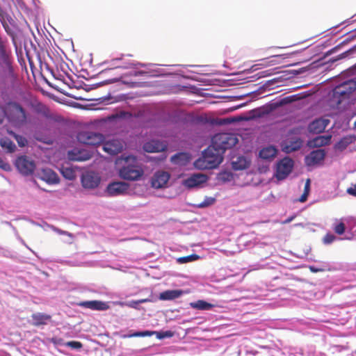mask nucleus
I'll return each mask as SVG.
<instances>
[{"label": "nucleus", "mask_w": 356, "mask_h": 356, "mask_svg": "<svg viewBox=\"0 0 356 356\" xmlns=\"http://www.w3.org/2000/svg\"><path fill=\"white\" fill-rule=\"evenodd\" d=\"M6 118L13 127L21 128L29 122V113L26 110L16 102L6 104Z\"/></svg>", "instance_id": "obj_1"}, {"label": "nucleus", "mask_w": 356, "mask_h": 356, "mask_svg": "<svg viewBox=\"0 0 356 356\" xmlns=\"http://www.w3.org/2000/svg\"><path fill=\"white\" fill-rule=\"evenodd\" d=\"M14 77L11 51L5 40H0V81L5 83Z\"/></svg>", "instance_id": "obj_2"}, {"label": "nucleus", "mask_w": 356, "mask_h": 356, "mask_svg": "<svg viewBox=\"0 0 356 356\" xmlns=\"http://www.w3.org/2000/svg\"><path fill=\"white\" fill-rule=\"evenodd\" d=\"M223 153L211 143L202 154V157L195 162L196 168L200 169H213L218 167L223 160Z\"/></svg>", "instance_id": "obj_3"}, {"label": "nucleus", "mask_w": 356, "mask_h": 356, "mask_svg": "<svg viewBox=\"0 0 356 356\" xmlns=\"http://www.w3.org/2000/svg\"><path fill=\"white\" fill-rule=\"evenodd\" d=\"M144 174L143 168L138 165L136 159L134 156H128L126 159V164L119 170V176L125 180L138 181Z\"/></svg>", "instance_id": "obj_4"}, {"label": "nucleus", "mask_w": 356, "mask_h": 356, "mask_svg": "<svg viewBox=\"0 0 356 356\" xmlns=\"http://www.w3.org/2000/svg\"><path fill=\"white\" fill-rule=\"evenodd\" d=\"M238 143V138L233 134L221 133L216 134L211 140V143L217 147L220 152L225 153L227 149L234 147Z\"/></svg>", "instance_id": "obj_5"}, {"label": "nucleus", "mask_w": 356, "mask_h": 356, "mask_svg": "<svg viewBox=\"0 0 356 356\" xmlns=\"http://www.w3.org/2000/svg\"><path fill=\"white\" fill-rule=\"evenodd\" d=\"M77 139L80 143L87 145L96 146L104 142V137L99 133L82 131L77 135Z\"/></svg>", "instance_id": "obj_6"}, {"label": "nucleus", "mask_w": 356, "mask_h": 356, "mask_svg": "<svg viewBox=\"0 0 356 356\" xmlns=\"http://www.w3.org/2000/svg\"><path fill=\"white\" fill-rule=\"evenodd\" d=\"M15 165L22 175L26 176L32 175L35 168L34 161L26 156H18L15 160Z\"/></svg>", "instance_id": "obj_7"}, {"label": "nucleus", "mask_w": 356, "mask_h": 356, "mask_svg": "<svg viewBox=\"0 0 356 356\" xmlns=\"http://www.w3.org/2000/svg\"><path fill=\"white\" fill-rule=\"evenodd\" d=\"M293 168V161L291 158L286 156L280 160L277 165L276 177L278 179H285L292 171Z\"/></svg>", "instance_id": "obj_8"}, {"label": "nucleus", "mask_w": 356, "mask_h": 356, "mask_svg": "<svg viewBox=\"0 0 356 356\" xmlns=\"http://www.w3.org/2000/svg\"><path fill=\"white\" fill-rule=\"evenodd\" d=\"M129 184L124 181H113L110 183L106 189L109 196H118L127 193Z\"/></svg>", "instance_id": "obj_9"}, {"label": "nucleus", "mask_w": 356, "mask_h": 356, "mask_svg": "<svg viewBox=\"0 0 356 356\" xmlns=\"http://www.w3.org/2000/svg\"><path fill=\"white\" fill-rule=\"evenodd\" d=\"M325 157V152L324 149L313 150L305 157V163L308 167L318 165L324 161Z\"/></svg>", "instance_id": "obj_10"}, {"label": "nucleus", "mask_w": 356, "mask_h": 356, "mask_svg": "<svg viewBox=\"0 0 356 356\" xmlns=\"http://www.w3.org/2000/svg\"><path fill=\"white\" fill-rule=\"evenodd\" d=\"M100 181V177L94 172H87L81 176V184L85 188H95L99 186Z\"/></svg>", "instance_id": "obj_11"}, {"label": "nucleus", "mask_w": 356, "mask_h": 356, "mask_svg": "<svg viewBox=\"0 0 356 356\" xmlns=\"http://www.w3.org/2000/svg\"><path fill=\"white\" fill-rule=\"evenodd\" d=\"M356 90V81L350 79L337 86L334 89V93L345 97Z\"/></svg>", "instance_id": "obj_12"}, {"label": "nucleus", "mask_w": 356, "mask_h": 356, "mask_svg": "<svg viewBox=\"0 0 356 356\" xmlns=\"http://www.w3.org/2000/svg\"><path fill=\"white\" fill-rule=\"evenodd\" d=\"M170 175L165 171H157L152 178L151 184L154 188L159 189L164 188L170 179Z\"/></svg>", "instance_id": "obj_13"}, {"label": "nucleus", "mask_w": 356, "mask_h": 356, "mask_svg": "<svg viewBox=\"0 0 356 356\" xmlns=\"http://www.w3.org/2000/svg\"><path fill=\"white\" fill-rule=\"evenodd\" d=\"M92 154L86 149H74L68 152V157L72 161H85L91 159Z\"/></svg>", "instance_id": "obj_14"}, {"label": "nucleus", "mask_w": 356, "mask_h": 356, "mask_svg": "<svg viewBox=\"0 0 356 356\" xmlns=\"http://www.w3.org/2000/svg\"><path fill=\"white\" fill-rule=\"evenodd\" d=\"M167 145L158 140H152L143 145V149L147 152H160L166 150Z\"/></svg>", "instance_id": "obj_15"}, {"label": "nucleus", "mask_w": 356, "mask_h": 356, "mask_svg": "<svg viewBox=\"0 0 356 356\" xmlns=\"http://www.w3.org/2000/svg\"><path fill=\"white\" fill-rule=\"evenodd\" d=\"M329 123L330 120L327 119H316L309 124L308 130L310 133L320 134L324 131Z\"/></svg>", "instance_id": "obj_16"}, {"label": "nucleus", "mask_w": 356, "mask_h": 356, "mask_svg": "<svg viewBox=\"0 0 356 356\" xmlns=\"http://www.w3.org/2000/svg\"><path fill=\"white\" fill-rule=\"evenodd\" d=\"M123 148L122 143L118 140H112L103 143L102 149L111 155H115Z\"/></svg>", "instance_id": "obj_17"}, {"label": "nucleus", "mask_w": 356, "mask_h": 356, "mask_svg": "<svg viewBox=\"0 0 356 356\" xmlns=\"http://www.w3.org/2000/svg\"><path fill=\"white\" fill-rule=\"evenodd\" d=\"M207 181V177L203 174H194L184 181V185L189 188L198 186Z\"/></svg>", "instance_id": "obj_18"}, {"label": "nucleus", "mask_w": 356, "mask_h": 356, "mask_svg": "<svg viewBox=\"0 0 356 356\" xmlns=\"http://www.w3.org/2000/svg\"><path fill=\"white\" fill-rule=\"evenodd\" d=\"M79 305L92 310L104 311L109 308L106 302L100 300L83 301L79 303Z\"/></svg>", "instance_id": "obj_19"}, {"label": "nucleus", "mask_w": 356, "mask_h": 356, "mask_svg": "<svg viewBox=\"0 0 356 356\" xmlns=\"http://www.w3.org/2000/svg\"><path fill=\"white\" fill-rule=\"evenodd\" d=\"M156 334V337L159 339H162L166 337H171L172 332L171 331L165 332H152V331H143V332H136L129 335V337H150Z\"/></svg>", "instance_id": "obj_20"}, {"label": "nucleus", "mask_w": 356, "mask_h": 356, "mask_svg": "<svg viewBox=\"0 0 356 356\" xmlns=\"http://www.w3.org/2000/svg\"><path fill=\"white\" fill-rule=\"evenodd\" d=\"M331 135L318 136L310 140L307 143V145L310 147H321L327 145L331 141Z\"/></svg>", "instance_id": "obj_21"}, {"label": "nucleus", "mask_w": 356, "mask_h": 356, "mask_svg": "<svg viewBox=\"0 0 356 356\" xmlns=\"http://www.w3.org/2000/svg\"><path fill=\"white\" fill-rule=\"evenodd\" d=\"M40 178L48 184H58L59 177L57 174L51 169H43L40 173Z\"/></svg>", "instance_id": "obj_22"}, {"label": "nucleus", "mask_w": 356, "mask_h": 356, "mask_svg": "<svg viewBox=\"0 0 356 356\" xmlns=\"http://www.w3.org/2000/svg\"><path fill=\"white\" fill-rule=\"evenodd\" d=\"M277 153V149L274 146L268 145L259 151V156L265 160H271L275 157Z\"/></svg>", "instance_id": "obj_23"}, {"label": "nucleus", "mask_w": 356, "mask_h": 356, "mask_svg": "<svg viewBox=\"0 0 356 356\" xmlns=\"http://www.w3.org/2000/svg\"><path fill=\"white\" fill-rule=\"evenodd\" d=\"M302 145V140L297 138L293 140L289 141L283 147V151L286 153H291L300 149Z\"/></svg>", "instance_id": "obj_24"}, {"label": "nucleus", "mask_w": 356, "mask_h": 356, "mask_svg": "<svg viewBox=\"0 0 356 356\" xmlns=\"http://www.w3.org/2000/svg\"><path fill=\"white\" fill-rule=\"evenodd\" d=\"M189 160V155L184 152L177 153L173 155L170 159L172 163L179 165H186L188 163Z\"/></svg>", "instance_id": "obj_25"}, {"label": "nucleus", "mask_w": 356, "mask_h": 356, "mask_svg": "<svg viewBox=\"0 0 356 356\" xmlns=\"http://www.w3.org/2000/svg\"><path fill=\"white\" fill-rule=\"evenodd\" d=\"M32 320L33 321V325L35 326H39L47 324V322L51 319V316L42 313L33 314L31 316Z\"/></svg>", "instance_id": "obj_26"}, {"label": "nucleus", "mask_w": 356, "mask_h": 356, "mask_svg": "<svg viewBox=\"0 0 356 356\" xmlns=\"http://www.w3.org/2000/svg\"><path fill=\"white\" fill-rule=\"evenodd\" d=\"M183 292L181 290H168L160 294L161 300H173L180 297Z\"/></svg>", "instance_id": "obj_27"}, {"label": "nucleus", "mask_w": 356, "mask_h": 356, "mask_svg": "<svg viewBox=\"0 0 356 356\" xmlns=\"http://www.w3.org/2000/svg\"><path fill=\"white\" fill-rule=\"evenodd\" d=\"M0 145L9 153H13L16 149V145L15 143L7 137L1 138L0 139Z\"/></svg>", "instance_id": "obj_28"}, {"label": "nucleus", "mask_w": 356, "mask_h": 356, "mask_svg": "<svg viewBox=\"0 0 356 356\" xmlns=\"http://www.w3.org/2000/svg\"><path fill=\"white\" fill-rule=\"evenodd\" d=\"M191 306L194 309L200 310H209L213 307L211 303L204 300H197V302H191Z\"/></svg>", "instance_id": "obj_29"}, {"label": "nucleus", "mask_w": 356, "mask_h": 356, "mask_svg": "<svg viewBox=\"0 0 356 356\" xmlns=\"http://www.w3.org/2000/svg\"><path fill=\"white\" fill-rule=\"evenodd\" d=\"M8 134L9 135H10L11 136H13L16 140V141L19 147H25L27 145L28 140H26V138L25 137L20 136L19 134H17L12 130H8Z\"/></svg>", "instance_id": "obj_30"}, {"label": "nucleus", "mask_w": 356, "mask_h": 356, "mask_svg": "<svg viewBox=\"0 0 356 356\" xmlns=\"http://www.w3.org/2000/svg\"><path fill=\"white\" fill-rule=\"evenodd\" d=\"M217 179L222 183L228 182L233 179V174L229 171H222L218 173Z\"/></svg>", "instance_id": "obj_31"}, {"label": "nucleus", "mask_w": 356, "mask_h": 356, "mask_svg": "<svg viewBox=\"0 0 356 356\" xmlns=\"http://www.w3.org/2000/svg\"><path fill=\"white\" fill-rule=\"evenodd\" d=\"M200 259V256L196 254H192L188 256L181 257L177 259L179 264H186L192 262Z\"/></svg>", "instance_id": "obj_32"}, {"label": "nucleus", "mask_w": 356, "mask_h": 356, "mask_svg": "<svg viewBox=\"0 0 356 356\" xmlns=\"http://www.w3.org/2000/svg\"><path fill=\"white\" fill-rule=\"evenodd\" d=\"M61 172L63 175L69 180H73L75 178V172L71 168L63 167Z\"/></svg>", "instance_id": "obj_33"}, {"label": "nucleus", "mask_w": 356, "mask_h": 356, "mask_svg": "<svg viewBox=\"0 0 356 356\" xmlns=\"http://www.w3.org/2000/svg\"><path fill=\"white\" fill-rule=\"evenodd\" d=\"M351 143L352 138L350 137H344L337 144V147L339 149H343Z\"/></svg>", "instance_id": "obj_34"}, {"label": "nucleus", "mask_w": 356, "mask_h": 356, "mask_svg": "<svg viewBox=\"0 0 356 356\" xmlns=\"http://www.w3.org/2000/svg\"><path fill=\"white\" fill-rule=\"evenodd\" d=\"M233 168L235 170H242L247 167L246 161L243 158H238V162H233L232 163Z\"/></svg>", "instance_id": "obj_35"}, {"label": "nucleus", "mask_w": 356, "mask_h": 356, "mask_svg": "<svg viewBox=\"0 0 356 356\" xmlns=\"http://www.w3.org/2000/svg\"><path fill=\"white\" fill-rule=\"evenodd\" d=\"M216 202V199L212 197H207L204 200L200 203L198 205L199 208H204L207 207H209L210 205H212Z\"/></svg>", "instance_id": "obj_36"}, {"label": "nucleus", "mask_w": 356, "mask_h": 356, "mask_svg": "<svg viewBox=\"0 0 356 356\" xmlns=\"http://www.w3.org/2000/svg\"><path fill=\"white\" fill-rule=\"evenodd\" d=\"M120 79H121L120 76H115V77H112V78L106 79V80H104V81H103L102 82H99L97 85L98 86H104V85L111 84V83L119 81L120 80Z\"/></svg>", "instance_id": "obj_37"}, {"label": "nucleus", "mask_w": 356, "mask_h": 356, "mask_svg": "<svg viewBox=\"0 0 356 356\" xmlns=\"http://www.w3.org/2000/svg\"><path fill=\"white\" fill-rule=\"evenodd\" d=\"M334 230L336 234L341 235L345 232L346 225L343 222H340L334 227Z\"/></svg>", "instance_id": "obj_38"}, {"label": "nucleus", "mask_w": 356, "mask_h": 356, "mask_svg": "<svg viewBox=\"0 0 356 356\" xmlns=\"http://www.w3.org/2000/svg\"><path fill=\"white\" fill-rule=\"evenodd\" d=\"M65 345L68 347H70L73 349H80L82 348L83 345L81 342L76 341H68L65 343Z\"/></svg>", "instance_id": "obj_39"}, {"label": "nucleus", "mask_w": 356, "mask_h": 356, "mask_svg": "<svg viewBox=\"0 0 356 356\" xmlns=\"http://www.w3.org/2000/svg\"><path fill=\"white\" fill-rule=\"evenodd\" d=\"M0 168L5 171H10L11 170L10 165L3 159L0 157Z\"/></svg>", "instance_id": "obj_40"}, {"label": "nucleus", "mask_w": 356, "mask_h": 356, "mask_svg": "<svg viewBox=\"0 0 356 356\" xmlns=\"http://www.w3.org/2000/svg\"><path fill=\"white\" fill-rule=\"evenodd\" d=\"M147 301V299H142V300H139L137 301H131V302L127 303V306H129L130 307L137 308V307L139 304L145 302Z\"/></svg>", "instance_id": "obj_41"}, {"label": "nucleus", "mask_w": 356, "mask_h": 356, "mask_svg": "<svg viewBox=\"0 0 356 356\" xmlns=\"http://www.w3.org/2000/svg\"><path fill=\"white\" fill-rule=\"evenodd\" d=\"M5 118H6V105L4 106H0V124L3 123Z\"/></svg>", "instance_id": "obj_42"}, {"label": "nucleus", "mask_w": 356, "mask_h": 356, "mask_svg": "<svg viewBox=\"0 0 356 356\" xmlns=\"http://www.w3.org/2000/svg\"><path fill=\"white\" fill-rule=\"evenodd\" d=\"M335 239V236L333 234H327L324 238V242L325 243H331Z\"/></svg>", "instance_id": "obj_43"}, {"label": "nucleus", "mask_w": 356, "mask_h": 356, "mask_svg": "<svg viewBox=\"0 0 356 356\" xmlns=\"http://www.w3.org/2000/svg\"><path fill=\"white\" fill-rule=\"evenodd\" d=\"M346 191L349 195L356 197V184L348 188Z\"/></svg>", "instance_id": "obj_44"}, {"label": "nucleus", "mask_w": 356, "mask_h": 356, "mask_svg": "<svg viewBox=\"0 0 356 356\" xmlns=\"http://www.w3.org/2000/svg\"><path fill=\"white\" fill-rule=\"evenodd\" d=\"M309 191H310V179H307L305 182V184L304 192L309 194Z\"/></svg>", "instance_id": "obj_45"}, {"label": "nucleus", "mask_w": 356, "mask_h": 356, "mask_svg": "<svg viewBox=\"0 0 356 356\" xmlns=\"http://www.w3.org/2000/svg\"><path fill=\"white\" fill-rule=\"evenodd\" d=\"M309 194L303 192L302 195L298 199V201L300 202H305L307 200Z\"/></svg>", "instance_id": "obj_46"}, {"label": "nucleus", "mask_w": 356, "mask_h": 356, "mask_svg": "<svg viewBox=\"0 0 356 356\" xmlns=\"http://www.w3.org/2000/svg\"><path fill=\"white\" fill-rule=\"evenodd\" d=\"M295 218V216H291L284 221V224L291 222Z\"/></svg>", "instance_id": "obj_47"}, {"label": "nucleus", "mask_w": 356, "mask_h": 356, "mask_svg": "<svg viewBox=\"0 0 356 356\" xmlns=\"http://www.w3.org/2000/svg\"><path fill=\"white\" fill-rule=\"evenodd\" d=\"M116 68H114V70H116ZM113 71V69H110V70H103L102 71L101 74H105V73H107V72H112Z\"/></svg>", "instance_id": "obj_48"}, {"label": "nucleus", "mask_w": 356, "mask_h": 356, "mask_svg": "<svg viewBox=\"0 0 356 356\" xmlns=\"http://www.w3.org/2000/svg\"><path fill=\"white\" fill-rule=\"evenodd\" d=\"M127 114H129V113H126V112H121L119 116L121 118H123V117H125Z\"/></svg>", "instance_id": "obj_49"}, {"label": "nucleus", "mask_w": 356, "mask_h": 356, "mask_svg": "<svg viewBox=\"0 0 356 356\" xmlns=\"http://www.w3.org/2000/svg\"><path fill=\"white\" fill-rule=\"evenodd\" d=\"M223 120H224V123H229V122H234V120H229V119H228V118H227V119H224Z\"/></svg>", "instance_id": "obj_50"}, {"label": "nucleus", "mask_w": 356, "mask_h": 356, "mask_svg": "<svg viewBox=\"0 0 356 356\" xmlns=\"http://www.w3.org/2000/svg\"><path fill=\"white\" fill-rule=\"evenodd\" d=\"M348 51H346V52H344L343 53L341 56H340V58H343L345 57L347 54H348Z\"/></svg>", "instance_id": "obj_51"}, {"label": "nucleus", "mask_w": 356, "mask_h": 356, "mask_svg": "<svg viewBox=\"0 0 356 356\" xmlns=\"http://www.w3.org/2000/svg\"><path fill=\"white\" fill-rule=\"evenodd\" d=\"M310 269H311V270H312V272H318V270L315 269V268H314L313 267H311V268H310Z\"/></svg>", "instance_id": "obj_52"}, {"label": "nucleus", "mask_w": 356, "mask_h": 356, "mask_svg": "<svg viewBox=\"0 0 356 356\" xmlns=\"http://www.w3.org/2000/svg\"><path fill=\"white\" fill-rule=\"evenodd\" d=\"M355 126L356 127V121L355 122Z\"/></svg>", "instance_id": "obj_53"}, {"label": "nucleus", "mask_w": 356, "mask_h": 356, "mask_svg": "<svg viewBox=\"0 0 356 356\" xmlns=\"http://www.w3.org/2000/svg\"><path fill=\"white\" fill-rule=\"evenodd\" d=\"M2 38L0 37V40H1Z\"/></svg>", "instance_id": "obj_54"}]
</instances>
